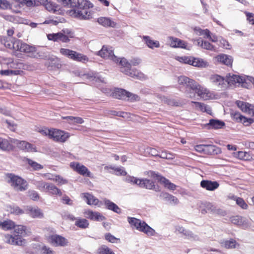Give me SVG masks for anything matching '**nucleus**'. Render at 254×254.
Instances as JSON below:
<instances>
[{"label": "nucleus", "mask_w": 254, "mask_h": 254, "mask_svg": "<svg viewBox=\"0 0 254 254\" xmlns=\"http://www.w3.org/2000/svg\"><path fill=\"white\" fill-rule=\"evenodd\" d=\"M64 6L71 7L67 13L71 16L80 19L92 18V11L89 9L93 6L88 0H59Z\"/></svg>", "instance_id": "nucleus-1"}, {"label": "nucleus", "mask_w": 254, "mask_h": 254, "mask_svg": "<svg viewBox=\"0 0 254 254\" xmlns=\"http://www.w3.org/2000/svg\"><path fill=\"white\" fill-rule=\"evenodd\" d=\"M178 82L182 87L195 91L198 96L202 98L210 97L211 96V93L208 89L199 84L194 80L187 76H181L179 77Z\"/></svg>", "instance_id": "nucleus-2"}, {"label": "nucleus", "mask_w": 254, "mask_h": 254, "mask_svg": "<svg viewBox=\"0 0 254 254\" xmlns=\"http://www.w3.org/2000/svg\"><path fill=\"white\" fill-rule=\"evenodd\" d=\"M13 235L7 234L4 235L5 243L14 246H22L25 245L26 241L23 238L27 235V227L22 225H15L13 228Z\"/></svg>", "instance_id": "nucleus-3"}, {"label": "nucleus", "mask_w": 254, "mask_h": 254, "mask_svg": "<svg viewBox=\"0 0 254 254\" xmlns=\"http://www.w3.org/2000/svg\"><path fill=\"white\" fill-rule=\"evenodd\" d=\"M127 221L131 227L135 228L139 232H143L148 236L155 235V231L144 221L130 217L127 218Z\"/></svg>", "instance_id": "nucleus-4"}, {"label": "nucleus", "mask_w": 254, "mask_h": 254, "mask_svg": "<svg viewBox=\"0 0 254 254\" xmlns=\"http://www.w3.org/2000/svg\"><path fill=\"white\" fill-rule=\"evenodd\" d=\"M5 176L7 183L15 190L22 191L27 190L28 184L26 181L21 177L12 173H7Z\"/></svg>", "instance_id": "nucleus-5"}, {"label": "nucleus", "mask_w": 254, "mask_h": 254, "mask_svg": "<svg viewBox=\"0 0 254 254\" xmlns=\"http://www.w3.org/2000/svg\"><path fill=\"white\" fill-rule=\"evenodd\" d=\"M112 96L115 98L120 100H127L131 102L140 100V97L137 95L133 94L122 88L116 89L112 93Z\"/></svg>", "instance_id": "nucleus-6"}, {"label": "nucleus", "mask_w": 254, "mask_h": 254, "mask_svg": "<svg viewBox=\"0 0 254 254\" xmlns=\"http://www.w3.org/2000/svg\"><path fill=\"white\" fill-rule=\"evenodd\" d=\"M121 66V71L132 77H136L140 79L144 77V74L137 71V70H133L130 68V64L125 58L119 59L118 63Z\"/></svg>", "instance_id": "nucleus-7"}, {"label": "nucleus", "mask_w": 254, "mask_h": 254, "mask_svg": "<svg viewBox=\"0 0 254 254\" xmlns=\"http://www.w3.org/2000/svg\"><path fill=\"white\" fill-rule=\"evenodd\" d=\"M148 177L155 179L158 182L163 185L164 187L170 190H174L177 188V186L171 183L168 179L161 176L158 173L154 171H149L147 173Z\"/></svg>", "instance_id": "nucleus-8"}, {"label": "nucleus", "mask_w": 254, "mask_h": 254, "mask_svg": "<svg viewBox=\"0 0 254 254\" xmlns=\"http://www.w3.org/2000/svg\"><path fill=\"white\" fill-rule=\"evenodd\" d=\"M176 59L182 64H188L196 67H204L206 65V63L203 60L192 57H177Z\"/></svg>", "instance_id": "nucleus-9"}, {"label": "nucleus", "mask_w": 254, "mask_h": 254, "mask_svg": "<svg viewBox=\"0 0 254 254\" xmlns=\"http://www.w3.org/2000/svg\"><path fill=\"white\" fill-rule=\"evenodd\" d=\"M69 137L70 134L69 132L52 128L50 139L55 142L63 143L65 142Z\"/></svg>", "instance_id": "nucleus-10"}, {"label": "nucleus", "mask_w": 254, "mask_h": 254, "mask_svg": "<svg viewBox=\"0 0 254 254\" xmlns=\"http://www.w3.org/2000/svg\"><path fill=\"white\" fill-rule=\"evenodd\" d=\"M46 239L48 243L55 247H64L68 243L66 239L57 234L46 236Z\"/></svg>", "instance_id": "nucleus-11"}, {"label": "nucleus", "mask_w": 254, "mask_h": 254, "mask_svg": "<svg viewBox=\"0 0 254 254\" xmlns=\"http://www.w3.org/2000/svg\"><path fill=\"white\" fill-rule=\"evenodd\" d=\"M98 55L105 59H110L116 63H118L119 61V58L114 55L112 48L107 46H103L98 52Z\"/></svg>", "instance_id": "nucleus-12"}, {"label": "nucleus", "mask_w": 254, "mask_h": 254, "mask_svg": "<svg viewBox=\"0 0 254 254\" xmlns=\"http://www.w3.org/2000/svg\"><path fill=\"white\" fill-rule=\"evenodd\" d=\"M208 80L211 84L222 90L226 86V78L217 74H212L209 76Z\"/></svg>", "instance_id": "nucleus-13"}, {"label": "nucleus", "mask_w": 254, "mask_h": 254, "mask_svg": "<svg viewBox=\"0 0 254 254\" xmlns=\"http://www.w3.org/2000/svg\"><path fill=\"white\" fill-rule=\"evenodd\" d=\"M70 167L78 174L83 176L92 178V174L88 169L84 165L79 162H71Z\"/></svg>", "instance_id": "nucleus-14"}, {"label": "nucleus", "mask_w": 254, "mask_h": 254, "mask_svg": "<svg viewBox=\"0 0 254 254\" xmlns=\"http://www.w3.org/2000/svg\"><path fill=\"white\" fill-rule=\"evenodd\" d=\"M13 150L16 146L19 149L25 152H36V149L34 145L24 140H19L14 138L13 139Z\"/></svg>", "instance_id": "nucleus-15"}, {"label": "nucleus", "mask_w": 254, "mask_h": 254, "mask_svg": "<svg viewBox=\"0 0 254 254\" xmlns=\"http://www.w3.org/2000/svg\"><path fill=\"white\" fill-rule=\"evenodd\" d=\"M226 82L230 85H236L237 83L241 84L242 86H245L246 78L244 76L229 73L226 76Z\"/></svg>", "instance_id": "nucleus-16"}, {"label": "nucleus", "mask_w": 254, "mask_h": 254, "mask_svg": "<svg viewBox=\"0 0 254 254\" xmlns=\"http://www.w3.org/2000/svg\"><path fill=\"white\" fill-rule=\"evenodd\" d=\"M25 210V213L32 218H42L44 217L42 210L37 206H27Z\"/></svg>", "instance_id": "nucleus-17"}, {"label": "nucleus", "mask_w": 254, "mask_h": 254, "mask_svg": "<svg viewBox=\"0 0 254 254\" xmlns=\"http://www.w3.org/2000/svg\"><path fill=\"white\" fill-rule=\"evenodd\" d=\"M83 213L87 218L92 221H100L104 220L106 219L105 216H104L101 213L97 211L86 210Z\"/></svg>", "instance_id": "nucleus-18"}, {"label": "nucleus", "mask_w": 254, "mask_h": 254, "mask_svg": "<svg viewBox=\"0 0 254 254\" xmlns=\"http://www.w3.org/2000/svg\"><path fill=\"white\" fill-rule=\"evenodd\" d=\"M13 139L12 138L6 139L0 137V149L5 151L13 150Z\"/></svg>", "instance_id": "nucleus-19"}, {"label": "nucleus", "mask_w": 254, "mask_h": 254, "mask_svg": "<svg viewBox=\"0 0 254 254\" xmlns=\"http://www.w3.org/2000/svg\"><path fill=\"white\" fill-rule=\"evenodd\" d=\"M13 139L12 138L6 139L0 137V149L5 151L13 150Z\"/></svg>", "instance_id": "nucleus-20"}, {"label": "nucleus", "mask_w": 254, "mask_h": 254, "mask_svg": "<svg viewBox=\"0 0 254 254\" xmlns=\"http://www.w3.org/2000/svg\"><path fill=\"white\" fill-rule=\"evenodd\" d=\"M138 186L146 189L153 190L156 191H160L159 187L156 186L154 182L147 179H140Z\"/></svg>", "instance_id": "nucleus-21"}, {"label": "nucleus", "mask_w": 254, "mask_h": 254, "mask_svg": "<svg viewBox=\"0 0 254 254\" xmlns=\"http://www.w3.org/2000/svg\"><path fill=\"white\" fill-rule=\"evenodd\" d=\"M20 52L27 54L28 56L31 58H36L39 56L35 47L30 46L24 43H23Z\"/></svg>", "instance_id": "nucleus-22"}, {"label": "nucleus", "mask_w": 254, "mask_h": 254, "mask_svg": "<svg viewBox=\"0 0 254 254\" xmlns=\"http://www.w3.org/2000/svg\"><path fill=\"white\" fill-rule=\"evenodd\" d=\"M201 188L209 191H213L218 188L219 184L217 181L203 180L200 182Z\"/></svg>", "instance_id": "nucleus-23"}, {"label": "nucleus", "mask_w": 254, "mask_h": 254, "mask_svg": "<svg viewBox=\"0 0 254 254\" xmlns=\"http://www.w3.org/2000/svg\"><path fill=\"white\" fill-rule=\"evenodd\" d=\"M168 40L170 46L173 48L187 49V44L183 40L172 36L168 37Z\"/></svg>", "instance_id": "nucleus-24"}, {"label": "nucleus", "mask_w": 254, "mask_h": 254, "mask_svg": "<svg viewBox=\"0 0 254 254\" xmlns=\"http://www.w3.org/2000/svg\"><path fill=\"white\" fill-rule=\"evenodd\" d=\"M74 37L73 33L69 30H63L59 32V41L63 43H68L70 39Z\"/></svg>", "instance_id": "nucleus-25"}, {"label": "nucleus", "mask_w": 254, "mask_h": 254, "mask_svg": "<svg viewBox=\"0 0 254 254\" xmlns=\"http://www.w3.org/2000/svg\"><path fill=\"white\" fill-rule=\"evenodd\" d=\"M104 169L110 173H113V172L111 171L112 170L114 171V173L117 176H125L127 174V172L123 167H116L112 166H106L104 167Z\"/></svg>", "instance_id": "nucleus-26"}, {"label": "nucleus", "mask_w": 254, "mask_h": 254, "mask_svg": "<svg viewBox=\"0 0 254 254\" xmlns=\"http://www.w3.org/2000/svg\"><path fill=\"white\" fill-rule=\"evenodd\" d=\"M82 194L83 198L88 205H97L100 202L98 198L91 193L85 192L83 193Z\"/></svg>", "instance_id": "nucleus-27"}, {"label": "nucleus", "mask_w": 254, "mask_h": 254, "mask_svg": "<svg viewBox=\"0 0 254 254\" xmlns=\"http://www.w3.org/2000/svg\"><path fill=\"white\" fill-rule=\"evenodd\" d=\"M97 22L100 25L106 27H115L116 23L112 20L110 17H100L97 19Z\"/></svg>", "instance_id": "nucleus-28"}, {"label": "nucleus", "mask_w": 254, "mask_h": 254, "mask_svg": "<svg viewBox=\"0 0 254 254\" xmlns=\"http://www.w3.org/2000/svg\"><path fill=\"white\" fill-rule=\"evenodd\" d=\"M234 118L238 122L243 124L245 126H248L254 122V120L251 118H247L240 113H235Z\"/></svg>", "instance_id": "nucleus-29"}, {"label": "nucleus", "mask_w": 254, "mask_h": 254, "mask_svg": "<svg viewBox=\"0 0 254 254\" xmlns=\"http://www.w3.org/2000/svg\"><path fill=\"white\" fill-rule=\"evenodd\" d=\"M221 152V149L219 147L212 144H205V154L214 155L220 154Z\"/></svg>", "instance_id": "nucleus-30"}, {"label": "nucleus", "mask_w": 254, "mask_h": 254, "mask_svg": "<svg viewBox=\"0 0 254 254\" xmlns=\"http://www.w3.org/2000/svg\"><path fill=\"white\" fill-rule=\"evenodd\" d=\"M71 60L72 61L80 62L83 64H86L89 61V58L86 55L77 52L75 51L73 53Z\"/></svg>", "instance_id": "nucleus-31"}, {"label": "nucleus", "mask_w": 254, "mask_h": 254, "mask_svg": "<svg viewBox=\"0 0 254 254\" xmlns=\"http://www.w3.org/2000/svg\"><path fill=\"white\" fill-rule=\"evenodd\" d=\"M104 202L106 208L108 209L112 210L118 214L121 213V209L115 203L107 199H105Z\"/></svg>", "instance_id": "nucleus-32"}, {"label": "nucleus", "mask_w": 254, "mask_h": 254, "mask_svg": "<svg viewBox=\"0 0 254 254\" xmlns=\"http://www.w3.org/2000/svg\"><path fill=\"white\" fill-rule=\"evenodd\" d=\"M46 191L54 195L62 196L63 194L62 190L52 183H49Z\"/></svg>", "instance_id": "nucleus-33"}, {"label": "nucleus", "mask_w": 254, "mask_h": 254, "mask_svg": "<svg viewBox=\"0 0 254 254\" xmlns=\"http://www.w3.org/2000/svg\"><path fill=\"white\" fill-rule=\"evenodd\" d=\"M160 197L171 204H177L179 202L178 199L176 197L166 192H162L160 194Z\"/></svg>", "instance_id": "nucleus-34"}, {"label": "nucleus", "mask_w": 254, "mask_h": 254, "mask_svg": "<svg viewBox=\"0 0 254 254\" xmlns=\"http://www.w3.org/2000/svg\"><path fill=\"white\" fill-rule=\"evenodd\" d=\"M107 114L108 116H118L127 119L131 118V116L132 115L128 112L117 111L115 110H109L107 112Z\"/></svg>", "instance_id": "nucleus-35"}, {"label": "nucleus", "mask_w": 254, "mask_h": 254, "mask_svg": "<svg viewBox=\"0 0 254 254\" xmlns=\"http://www.w3.org/2000/svg\"><path fill=\"white\" fill-rule=\"evenodd\" d=\"M14 226L15 223L10 219L0 221V228L4 231L11 230Z\"/></svg>", "instance_id": "nucleus-36"}, {"label": "nucleus", "mask_w": 254, "mask_h": 254, "mask_svg": "<svg viewBox=\"0 0 254 254\" xmlns=\"http://www.w3.org/2000/svg\"><path fill=\"white\" fill-rule=\"evenodd\" d=\"M142 39L146 45L151 49L159 48L160 47L159 41L152 40L148 36H143Z\"/></svg>", "instance_id": "nucleus-37"}, {"label": "nucleus", "mask_w": 254, "mask_h": 254, "mask_svg": "<svg viewBox=\"0 0 254 254\" xmlns=\"http://www.w3.org/2000/svg\"><path fill=\"white\" fill-rule=\"evenodd\" d=\"M236 105L241 109V110L247 114H249L253 105L242 101H237Z\"/></svg>", "instance_id": "nucleus-38"}, {"label": "nucleus", "mask_w": 254, "mask_h": 254, "mask_svg": "<svg viewBox=\"0 0 254 254\" xmlns=\"http://www.w3.org/2000/svg\"><path fill=\"white\" fill-rule=\"evenodd\" d=\"M7 211L11 214L15 215H22L24 213V211L18 206L12 204L7 206Z\"/></svg>", "instance_id": "nucleus-39"}, {"label": "nucleus", "mask_w": 254, "mask_h": 254, "mask_svg": "<svg viewBox=\"0 0 254 254\" xmlns=\"http://www.w3.org/2000/svg\"><path fill=\"white\" fill-rule=\"evenodd\" d=\"M62 119L66 120L70 125L81 124L84 123L83 119L79 117L65 116L62 117Z\"/></svg>", "instance_id": "nucleus-40"}, {"label": "nucleus", "mask_w": 254, "mask_h": 254, "mask_svg": "<svg viewBox=\"0 0 254 254\" xmlns=\"http://www.w3.org/2000/svg\"><path fill=\"white\" fill-rule=\"evenodd\" d=\"M216 59L218 62L225 65H232L233 61L231 56H229L224 54H221L218 55L216 57Z\"/></svg>", "instance_id": "nucleus-41"}, {"label": "nucleus", "mask_w": 254, "mask_h": 254, "mask_svg": "<svg viewBox=\"0 0 254 254\" xmlns=\"http://www.w3.org/2000/svg\"><path fill=\"white\" fill-rule=\"evenodd\" d=\"M198 44L203 49L209 50L211 51H215V47L209 42L204 41L201 38L198 39L197 40Z\"/></svg>", "instance_id": "nucleus-42"}, {"label": "nucleus", "mask_w": 254, "mask_h": 254, "mask_svg": "<svg viewBox=\"0 0 254 254\" xmlns=\"http://www.w3.org/2000/svg\"><path fill=\"white\" fill-rule=\"evenodd\" d=\"M208 125L210 128L213 129L222 128L225 126L224 122L214 119H211Z\"/></svg>", "instance_id": "nucleus-43"}, {"label": "nucleus", "mask_w": 254, "mask_h": 254, "mask_svg": "<svg viewBox=\"0 0 254 254\" xmlns=\"http://www.w3.org/2000/svg\"><path fill=\"white\" fill-rule=\"evenodd\" d=\"M34 5H43L47 9L50 11L53 9L52 4L48 1V0H33Z\"/></svg>", "instance_id": "nucleus-44"}, {"label": "nucleus", "mask_w": 254, "mask_h": 254, "mask_svg": "<svg viewBox=\"0 0 254 254\" xmlns=\"http://www.w3.org/2000/svg\"><path fill=\"white\" fill-rule=\"evenodd\" d=\"M199 33L200 35H204V37L208 38L209 40L213 42H216L217 41V37L213 36V37H212L211 36L210 31L207 29L204 30L200 29L199 30Z\"/></svg>", "instance_id": "nucleus-45"}, {"label": "nucleus", "mask_w": 254, "mask_h": 254, "mask_svg": "<svg viewBox=\"0 0 254 254\" xmlns=\"http://www.w3.org/2000/svg\"><path fill=\"white\" fill-rule=\"evenodd\" d=\"M89 225L88 220L84 218H78L75 222V225L81 229L88 228Z\"/></svg>", "instance_id": "nucleus-46"}, {"label": "nucleus", "mask_w": 254, "mask_h": 254, "mask_svg": "<svg viewBox=\"0 0 254 254\" xmlns=\"http://www.w3.org/2000/svg\"><path fill=\"white\" fill-rule=\"evenodd\" d=\"M231 199L235 200L237 204L239 205L241 208L243 209H248V205L243 198L239 197H236L233 195L231 197Z\"/></svg>", "instance_id": "nucleus-47"}, {"label": "nucleus", "mask_w": 254, "mask_h": 254, "mask_svg": "<svg viewBox=\"0 0 254 254\" xmlns=\"http://www.w3.org/2000/svg\"><path fill=\"white\" fill-rule=\"evenodd\" d=\"M191 103L194 104L196 108L198 109L201 112L209 113V112L211 111L210 108H208L207 106L203 103L195 101H192Z\"/></svg>", "instance_id": "nucleus-48"}, {"label": "nucleus", "mask_w": 254, "mask_h": 254, "mask_svg": "<svg viewBox=\"0 0 254 254\" xmlns=\"http://www.w3.org/2000/svg\"><path fill=\"white\" fill-rule=\"evenodd\" d=\"M26 161L28 164L34 170H39L43 168V166L42 165L33 161L30 159L26 158Z\"/></svg>", "instance_id": "nucleus-49"}, {"label": "nucleus", "mask_w": 254, "mask_h": 254, "mask_svg": "<svg viewBox=\"0 0 254 254\" xmlns=\"http://www.w3.org/2000/svg\"><path fill=\"white\" fill-rule=\"evenodd\" d=\"M98 254H115L114 252L106 245L101 246L98 250Z\"/></svg>", "instance_id": "nucleus-50"}, {"label": "nucleus", "mask_w": 254, "mask_h": 254, "mask_svg": "<svg viewBox=\"0 0 254 254\" xmlns=\"http://www.w3.org/2000/svg\"><path fill=\"white\" fill-rule=\"evenodd\" d=\"M74 51L65 48H61L60 50V53L61 55L68 58L70 60L72 59Z\"/></svg>", "instance_id": "nucleus-51"}, {"label": "nucleus", "mask_w": 254, "mask_h": 254, "mask_svg": "<svg viewBox=\"0 0 254 254\" xmlns=\"http://www.w3.org/2000/svg\"><path fill=\"white\" fill-rule=\"evenodd\" d=\"M23 43L20 40L13 39V42L12 44L13 46H12L11 50H13L14 51L20 52Z\"/></svg>", "instance_id": "nucleus-52"}, {"label": "nucleus", "mask_w": 254, "mask_h": 254, "mask_svg": "<svg viewBox=\"0 0 254 254\" xmlns=\"http://www.w3.org/2000/svg\"><path fill=\"white\" fill-rule=\"evenodd\" d=\"M239 246V244L237 243L235 240L233 239L226 241L224 242V246L227 249H234L236 248L237 246Z\"/></svg>", "instance_id": "nucleus-53"}, {"label": "nucleus", "mask_w": 254, "mask_h": 254, "mask_svg": "<svg viewBox=\"0 0 254 254\" xmlns=\"http://www.w3.org/2000/svg\"><path fill=\"white\" fill-rule=\"evenodd\" d=\"M231 222L237 225H242L244 224L243 218L240 216H234L230 218Z\"/></svg>", "instance_id": "nucleus-54"}, {"label": "nucleus", "mask_w": 254, "mask_h": 254, "mask_svg": "<svg viewBox=\"0 0 254 254\" xmlns=\"http://www.w3.org/2000/svg\"><path fill=\"white\" fill-rule=\"evenodd\" d=\"M12 5L7 0H0V9L7 10L11 9Z\"/></svg>", "instance_id": "nucleus-55"}, {"label": "nucleus", "mask_w": 254, "mask_h": 254, "mask_svg": "<svg viewBox=\"0 0 254 254\" xmlns=\"http://www.w3.org/2000/svg\"><path fill=\"white\" fill-rule=\"evenodd\" d=\"M49 183H47L43 181H37L36 183V185L38 189L41 191H46L47 187Z\"/></svg>", "instance_id": "nucleus-56"}, {"label": "nucleus", "mask_w": 254, "mask_h": 254, "mask_svg": "<svg viewBox=\"0 0 254 254\" xmlns=\"http://www.w3.org/2000/svg\"><path fill=\"white\" fill-rule=\"evenodd\" d=\"M168 105L172 106L179 107L183 105V103L178 100L175 99H170L166 100Z\"/></svg>", "instance_id": "nucleus-57"}, {"label": "nucleus", "mask_w": 254, "mask_h": 254, "mask_svg": "<svg viewBox=\"0 0 254 254\" xmlns=\"http://www.w3.org/2000/svg\"><path fill=\"white\" fill-rule=\"evenodd\" d=\"M53 181L57 183L59 185H62L67 183V181L66 180L58 175H55Z\"/></svg>", "instance_id": "nucleus-58"}, {"label": "nucleus", "mask_w": 254, "mask_h": 254, "mask_svg": "<svg viewBox=\"0 0 254 254\" xmlns=\"http://www.w3.org/2000/svg\"><path fill=\"white\" fill-rule=\"evenodd\" d=\"M105 239L109 242L112 243H117L118 241H120V239L116 238L115 236L109 233H106L105 235Z\"/></svg>", "instance_id": "nucleus-59"}, {"label": "nucleus", "mask_w": 254, "mask_h": 254, "mask_svg": "<svg viewBox=\"0 0 254 254\" xmlns=\"http://www.w3.org/2000/svg\"><path fill=\"white\" fill-rule=\"evenodd\" d=\"M22 72L21 70H1V73L2 74H4L5 75H9L10 74H13V75H18L20 74V73Z\"/></svg>", "instance_id": "nucleus-60"}, {"label": "nucleus", "mask_w": 254, "mask_h": 254, "mask_svg": "<svg viewBox=\"0 0 254 254\" xmlns=\"http://www.w3.org/2000/svg\"><path fill=\"white\" fill-rule=\"evenodd\" d=\"M238 156L239 159L244 160H249L251 158L250 154L244 151H239Z\"/></svg>", "instance_id": "nucleus-61"}, {"label": "nucleus", "mask_w": 254, "mask_h": 254, "mask_svg": "<svg viewBox=\"0 0 254 254\" xmlns=\"http://www.w3.org/2000/svg\"><path fill=\"white\" fill-rule=\"evenodd\" d=\"M52 131V128L51 129L47 128L46 127H43L41 129H39L38 131L45 136H48L49 138H50V134Z\"/></svg>", "instance_id": "nucleus-62"}, {"label": "nucleus", "mask_w": 254, "mask_h": 254, "mask_svg": "<svg viewBox=\"0 0 254 254\" xmlns=\"http://www.w3.org/2000/svg\"><path fill=\"white\" fill-rule=\"evenodd\" d=\"M245 14L246 16L247 21L251 24L254 25V13L245 11Z\"/></svg>", "instance_id": "nucleus-63"}, {"label": "nucleus", "mask_w": 254, "mask_h": 254, "mask_svg": "<svg viewBox=\"0 0 254 254\" xmlns=\"http://www.w3.org/2000/svg\"><path fill=\"white\" fill-rule=\"evenodd\" d=\"M41 252L43 254H55L54 251H53L51 248L47 247L46 246H43L41 249Z\"/></svg>", "instance_id": "nucleus-64"}]
</instances>
